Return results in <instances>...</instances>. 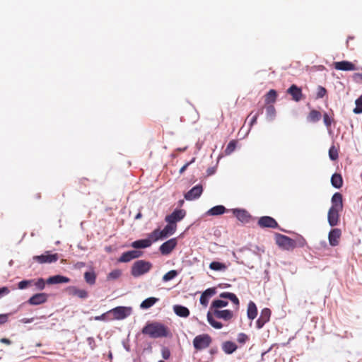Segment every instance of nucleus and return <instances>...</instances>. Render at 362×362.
Returning <instances> with one entry per match:
<instances>
[{
    "mask_svg": "<svg viewBox=\"0 0 362 362\" xmlns=\"http://www.w3.org/2000/svg\"><path fill=\"white\" fill-rule=\"evenodd\" d=\"M141 332L154 339L168 337L171 335L168 327L158 322H148L143 327Z\"/></svg>",
    "mask_w": 362,
    "mask_h": 362,
    "instance_id": "f257e3e1",
    "label": "nucleus"
},
{
    "mask_svg": "<svg viewBox=\"0 0 362 362\" xmlns=\"http://www.w3.org/2000/svg\"><path fill=\"white\" fill-rule=\"evenodd\" d=\"M152 268V264L146 260L134 262L131 269V274L134 277H139L148 273Z\"/></svg>",
    "mask_w": 362,
    "mask_h": 362,
    "instance_id": "f03ea898",
    "label": "nucleus"
},
{
    "mask_svg": "<svg viewBox=\"0 0 362 362\" xmlns=\"http://www.w3.org/2000/svg\"><path fill=\"white\" fill-rule=\"evenodd\" d=\"M212 342V338L208 334L196 336L193 339V346L197 351L208 348Z\"/></svg>",
    "mask_w": 362,
    "mask_h": 362,
    "instance_id": "7ed1b4c3",
    "label": "nucleus"
},
{
    "mask_svg": "<svg viewBox=\"0 0 362 362\" xmlns=\"http://www.w3.org/2000/svg\"><path fill=\"white\" fill-rule=\"evenodd\" d=\"M275 240L279 247L286 250H291L296 247V243L294 240L280 233L276 234Z\"/></svg>",
    "mask_w": 362,
    "mask_h": 362,
    "instance_id": "20e7f679",
    "label": "nucleus"
},
{
    "mask_svg": "<svg viewBox=\"0 0 362 362\" xmlns=\"http://www.w3.org/2000/svg\"><path fill=\"white\" fill-rule=\"evenodd\" d=\"M108 313H110V315H112V317L109 318L110 320H123L131 315L132 308L118 306L109 310Z\"/></svg>",
    "mask_w": 362,
    "mask_h": 362,
    "instance_id": "39448f33",
    "label": "nucleus"
},
{
    "mask_svg": "<svg viewBox=\"0 0 362 362\" xmlns=\"http://www.w3.org/2000/svg\"><path fill=\"white\" fill-rule=\"evenodd\" d=\"M33 259L39 264L53 263L59 259V255L57 253L50 254L49 251H46L41 255L34 256Z\"/></svg>",
    "mask_w": 362,
    "mask_h": 362,
    "instance_id": "423d86ee",
    "label": "nucleus"
},
{
    "mask_svg": "<svg viewBox=\"0 0 362 362\" xmlns=\"http://www.w3.org/2000/svg\"><path fill=\"white\" fill-rule=\"evenodd\" d=\"M177 244V238H171L163 243L159 247V250L163 255H168L172 252Z\"/></svg>",
    "mask_w": 362,
    "mask_h": 362,
    "instance_id": "0eeeda50",
    "label": "nucleus"
},
{
    "mask_svg": "<svg viewBox=\"0 0 362 362\" xmlns=\"http://www.w3.org/2000/svg\"><path fill=\"white\" fill-rule=\"evenodd\" d=\"M185 214L186 212L185 210L175 209L171 214L165 216V221L168 223L176 224L177 222L184 218Z\"/></svg>",
    "mask_w": 362,
    "mask_h": 362,
    "instance_id": "6e6552de",
    "label": "nucleus"
},
{
    "mask_svg": "<svg viewBox=\"0 0 362 362\" xmlns=\"http://www.w3.org/2000/svg\"><path fill=\"white\" fill-rule=\"evenodd\" d=\"M286 93L291 95L292 100L299 102L304 98L301 88L292 84L286 90Z\"/></svg>",
    "mask_w": 362,
    "mask_h": 362,
    "instance_id": "1a4fd4ad",
    "label": "nucleus"
},
{
    "mask_svg": "<svg viewBox=\"0 0 362 362\" xmlns=\"http://www.w3.org/2000/svg\"><path fill=\"white\" fill-rule=\"evenodd\" d=\"M334 67L335 69L341 71H356L361 69V68L357 67L354 64L349 61L334 62Z\"/></svg>",
    "mask_w": 362,
    "mask_h": 362,
    "instance_id": "9d476101",
    "label": "nucleus"
},
{
    "mask_svg": "<svg viewBox=\"0 0 362 362\" xmlns=\"http://www.w3.org/2000/svg\"><path fill=\"white\" fill-rule=\"evenodd\" d=\"M341 230L339 228L332 229L328 235L329 243L331 246L335 247L339 244Z\"/></svg>",
    "mask_w": 362,
    "mask_h": 362,
    "instance_id": "9b49d317",
    "label": "nucleus"
},
{
    "mask_svg": "<svg viewBox=\"0 0 362 362\" xmlns=\"http://www.w3.org/2000/svg\"><path fill=\"white\" fill-rule=\"evenodd\" d=\"M203 192V187L201 185L193 187L189 191L185 194V199L192 201L198 199Z\"/></svg>",
    "mask_w": 362,
    "mask_h": 362,
    "instance_id": "f8f14e48",
    "label": "nucleus"
},
{
    "mask_svg": "<svg viewBox=\"0 0 362 362\" xmlns=\"http://www.w3.org/2000/svg\"><path fill=\"white\" fill-rule=\"evenodd\" d=\"M48 299V295L45 293H36L31 296L28 303L32 305H38L45 303Z\"/></svg>",
    "mask_w": 362,
    "mask_h": 362,
    "instance_id": "ddd939ff",
    "label": "nucleus"
},
{
    "mask_svg": "<svg viewBox=\"0 0 362 362\" xmlns=\"http://www.w3.org/2000/svg\"><path fill=\"white\" fill-rule=\"evenodd\" d=\"M233 215L242 223H249L251 220V216L247 211L245 209H232Z\"/></svg>",
    "mask_w": 362,
    "mask_h": 362,
    "instance_id": "4468645a",
    "label": "nucleus"
},
{
    "mask_svg": "<svg viewBox=\"0 0 362 362\" xmlns=\"http://www.w3.org/2000/svg\"><path fill=\"white\" fill-rule=\"evenodd\" d=\"M142 255V252L138 250H131L125 252L122 254L118 261L119 262H129L132 259L139 258Z\"/></svg>",
    "mask_w": 362,
    "mask_h": 362,
    "instance_id": "2eb2a0df",
    "label": "nucleus"
},
{
    "mask_svg": "<svg viewBox=\"0 0 362 362\" xmlns=\"http://www.w3.org/2000/svg\"><path fill=\"white\" fill-rule=\"evenodd\" d=\"M258 225L261 228H276L278 227V223L276 220L270 216L261 217L258 221Z\"/></svg>",
    "mask_w": 362,
    "mask_h": 362,
    "instance_id": "dca6fc26",
    "label": "nucleus"
},
{
    "mask_svg": "<svg viewBox=\"0 0 362 362\" xmlns=\"http://www.w3.org/2000/svg\"><path fill=\"white\" fill-rule=\"evenodd\" d=\"M271 316V310L269 308H264L260 314L259 317L257 320V327L261 329L263 326L269 321Z\"/></svg>",
    "mask_w": 362,
    "mask_h": 362,
    "instance_id": "f3484780",
    "label": "nucleus"
},
{
    "mask_svg": "<svg viewBox=\"0 0 362 362\" xmlns=\"http://www.w3.org/2000/svg\"><path fill=\"white\" fill-rule=\"evenodd\" d=\"M216 293V288H209L205 290L201 295L199 301L204 307H207L209 299L214 296Z\"/></svg>",
    "mask_w": 362,
    "mask_h": 362,
    "instance_id": "a211bd4d",
    "label": "nucleus"
},
{
    "mask_svg": "<svg viewBox=\"0 0 362 362\" xmlns=\"http://www.w3.org/2000/svg\"><path fill=\"white\" fill-rule=\"evenodd\" d=\"M66 292L69 295L72 296H77L80 298H86L88 296V292L84 289L78 288L76 286H69L66 288Z\"/></svg>",
    "mask_w": 362,
    "mask_h": 362,
    "instance_id": "6ab92c4d",
    "label": "nucleus"
},
{
    "mask_svg": "<svg viewBox=\"0 0 362 362\" xmlns=\"http://www.w3.org/2000/svg\"><path fill=\"white\" fill-rule=\"evenodd\" d=\"M342 210H338L330 208L328 211V222L331 226H335L338 224L339 220V212Z\"/></svg>",
    "mask_w": 362,
    "mask_h": 362,
    "instance_id": "aec40b11",
    "label": "nucleus"
},
{
    "mask_svg": "<svg viewBox=\"0 0 362 362\" xmlns=\"http://www.w3.org/2000/svg\"><path fill=\"white\" fill-rule=\"evenodd\" d=\"M331 202L332 206L330 208L338 210L343 209V197L341 193H334L332 197Z\"/></svg>",
    "mask_w": 362,
    "mask_h": 362,
    "instance_id": "412c9836",
    "label": "nucleus"
},
{
    "mask_svg": "<svg viewBox=\"0 0 362 362\" xmlns=\"http://www.w3.org/2000/svg\"><path fill=\"white\" fill-rule=\"evenodd\" d=\"M214 315L216 317L224 320H230L233 317V313L230 310H214Z\"/></svg>",
    "mask_w": 362,
    "mask_h": 362,
    "instance_id": "4be33fe9",
    "label": "nucleus"
},
{
    "mask_svg": "<svg viewBox=\"0 0 362 362\" xmlns=\"http://www.w3.org/2000/svg\"><path fill=\"white\" fill-rule=\"evenodd\" d=\"M69 281H70V279H69L68 277L64 276H61V275L52 276L47 279V283L48 284L69 283Z\"/></svg>",
    "mask_w": 362,
    "mask_h": 362,
    "instance_id": "5701e85b",
    "label": "nucleus"
},
{
    "mask_svg": "<svg viewBox=\"0 0 362 362\" xmlns=\"http://www.w3.org/2000/svg\"><path fill=\"white\" fill-rule=\"evenodd\" d=\"M151 245V240L149 239H141L134 241L131 246L135 249L146 248Z\"/></svg>",
    "mask_w": 362,
    "mask_h": 362,
    "instance_id": "b1692460",
    "label": "nucleus"
},
{
    "mask_svg": "<svg viewBox=\"0 0 362 362\" xmlns=\"http://www.w3.org/2000/svg\"><path fill=\"white\" fill-rule=\"evenodd\" d=\"M173 310L177 315L182 317H187L189 315V309L182 305H174Z\"/></svg>",
    "mask_w": 362,
    "mask_h": 362,
    "instance_id": "393cba45",
    "label": "nucleus"
},
{
    "mask_svg": "<svg viewBox=\"0 0 362 362\" xmlns=\"http://www.w3.org/2000/svg\"><path fill=\"white\" fill-rule=\"evenodd\" d=\"M237 349L238 346L235 343L230 341H225L222 345L223 351L227 354H233Z\"/></svg>",
    "mask_w": 362,
    "mask_h": 362,
    "instance_id": "a878e982",
    "label": "nucleus"
},
{
    "mask_svg": "<svg viewBox=\"0 0 362 362\" xmlns=\"http://www.w3.org/2000/svg\"><path fill=\"white\" fill-rule=\"evenodd\" d=\"M226 211V209L222 205H217L210 209L206 214L209 216H218L223 214Z\"/></svg>",
    "mask_w": 362,
    "mask_h": 362,
    "instance_id": "bb28decb",
    "label": "nucleus"
},
{
    "mask_svg": "<svg viewBox=\"0 0 362 362\" xmlns=\"http://www.w3.org/2000/svg\"><path fill=\"white\" fill-rule=\"evenodd\" d=\"M247 317L250 320H254L257 315V308L255 303L250 301L247 305Z\"/></svg>",
    "mask_w": 362,
    "mask_h": 362,
    "instance_id": "cd10ccee",
    "label": "nucleus"
},
{
    "mask_svg": "<svg viewBox=\"0 0 362 362\" xmlns=\"http://www.w3.org/2000/svg\"><path fill=\"white\" fill-rule=\"evenodd\" d=\"M331 183L332 186L337 189H339L343 185V179L340 174L334 173L331 177Z\"/></svg>",
    "mask_w": 362,
    "mask_h": 362,
    "instance_id": "c85d7f7f",
    "label": "nucleus"
},
{
    "mask_svg": "<svg viewBox=\"0 0 362 362\" xmlns=\"http://www.w3.org/2000/svg\"><path fill=\"white\" fill-rule=\"evenodd\" d=\"M176 224L168 223L165 226V228L161 230L164 238L174 234L176 230Z\"/></svg>",
    "mask_w": 362,
    "mask_h": 362,
    "instance_id": "c756f323",
    "label": "nucleus"
},
{
    "mask_svg": "<svg viewBox=\"0 0 362 362\" xmlns=\"http://www.w3.org/2000/svg\"><path fill=\"white\" fill-rule=\"evenodd\" d=\"M219 296L222 298L229 299L233 302V304L236 305L237 308H238L240 304L239 299L234 293L230 292H223L221 293Z\"/></svg>",
    "mask_w": 362,
    "mask_h": 362,
    "instance_id": "7c9ffc66",
    "label": "nucleus"
},
{
    "mask_svg": "<svg viewBox=\"0 0 362 362\" xmlns=\"http://www.w3.org/2000/svg\"><path fill=\"white\" fill-rule=\"evenodd\" d=\"M96 276V274L93 270L84 273V279L86 282L90 286L95 284Z\"/></svg>",
    "mask_w": 362,
    "mask_h": 362,
    "instance_id": "2f4dec72",
    "label": "nucleus"
},
{
    "mask_svg": "<svg viewBox=\"0 0 362 362\" xmlns=\"http://www.w3.org/2000/svg\"><path fill=\"white\" fill-rule=\"evenodd\" d=\"M321 117H322V115H321L320 112H319L318 110H312L309 112V114L307 117V119H308V121H309L310 122H317L321 119Z\"/></svg>",
    "mask_w": 362,
    "mask_h": 362,
    "instance_id": "473e14b6",
    "label": "nucleus"
},
{
    "mask_svg": "<svg viewBox=\"0 0 362 362\" xmlns=\"http://www.w3.org/2000/svg\"><path fill=\"white\" fill-rule=\"evenodd\" d=\"M207 320L209 323L215 329H221L223 327V324L214 320L213 314L210 310L207 313Z\"/></svg>",
    "mask_w": 362,
    "mask_h": 362,
    "instance_id": "72a5a7b5",
    "label": "nucleus"
},
{
    "mask_svg": "<svg viewBox=\"0 0 362 362\" xmlns=\"http://www.w3.org/2000/svg\"><path fill=\"white\" fill-rule=\"evenodd\" d=\"M158 300V299L154 297L148 298L141 303L140 307L143 309H148L153 306Z\"/></svg>",
    "mask_w": 362,
    "mask_h": 362,
    "instance_id": "f704fd0d",
    "label": "nucleus"
},
{
    "mask_svg": "<svg viewBox=\"0 0 362 362\" xmlns=\"http://www.w3.org/2000/svg\"><path fill=\"white\" fill-rule=\"evenodd\" d=\"M163 238H164V237L163 236L162 231L160 230V229L157 228V229H155L150 234H148V239L151 240V243H152V242H156L159 239H163Z\"/></svg>",
    "mask_w": 362,
    "mask_h": 362,
    "instance_id": "c9c22d12",
    "label": "nucleus"
},
{
    "mask_svg": "<svg viewBox=\"0 0 362 362\" xmlns=\"http://www.w3.org/2000/svg\"><path fill=\"white\" fill-rule=\"evenodd\" d=\"M277 93L275 90H270L265 95V102L267 104L273 103L276 101Z\"/></svg>",
    "mask_w": 362,
    "mask_h": 362,
    "instance_id": "e433bc0d",
    "label": "nucleus"
},
{
    "mask_svg": "<svg viewBox=\"0 0 362 362\" xmlns=\"http://www.w3.org/2000/svg\"><path fill=\"white\" fill-rule=\"evenodd\" d=\"M228 304V301L223 300H215L212 302L210 310H218V308L226 307Z\"/></svg>",
    "mask_w": 362,
    "mask_h": 362,
    "instance_id": "4c0bfd02",
    "label": "nucleus"
},
{
    "mask_svg": "<svg viewBox=\"0 0 362 362\" xmlns=\"http://www.w3.org/2000/svg\"><path fill=\"white\" fill-rule=\"evenodd\" d=\"M209 268L214 271H221L225 270L226 269V266L223 263L214 261L210 263Z\"/></svg>",
    "mask_w": 362,
    "mask_h": 362,
    "instance_id": "58836bf2",
    "label": "nucleus"
},
{
    "mask_svg": "<svg viewBox=\"0 0 362 362\" xmlns=\"http://www.w3.org/2000/svg\"><path fill=\"white\" fill-rule=\"evenodd\" d=\"M252 113H253V112H251L250 114L247 117V119L250 117V127L253 126L257 122V119L258 118V116L263 113V107L259 109L257 111V112H256L254 115L252 116Z\"/></svg>",
    "mask_w": 362,
    "mask_h": 362,
    "instance_id": "ea45409f",
    "label": "nucleus"
},
{
    "mask_svg": "<svg viewBox=\"0 0 362 362\" xmlns=\"http://www.w3.org/2000/svg\"><path fill=\"white\" fill-rule=\"evenodd\" d=\"M177 276V272L176 270H170L163 276V281L165 282L169 281Z\"/></svg>",
    "mask_w": 362,
    "mask_h": 362,
    "instance_id": "a19ab883",
    "label": "nucleus"
},
{
    "mask_svg": "<svg viewBox=\"0 0 362 362\" xmlns=\"http://www.w3.org/2000/svg\"><path fill=\"white\" fill-rule=\"evenodd\" d=\"M237 141L235 140H231L227 145L225 149L226 155L231 154L236 148Z\"/></svg>",
    "mask_w": 362,
    "mask_h": 362,
    "instance_id": "79ce46f5",
    "label": "nucleus"
},
{
    "mask_svg": "<svg viewBox=\"0 0 362 362\" xmlns=\"http://www.w3.org/2000/svg\"><path fill=\"white\" fill-rule=\"evenodd\" d=\"M267 116L269 119L272 120L275 117L276 115V109L275 107L270 105L266 107Z\"/></svg>",
    "mask_w": 362,
    "mask_h": 362,
    "instance_id": "37998d69",
    "label": "nucleus"
},
{
    "mask_svg": "<svg viewBox=\"0 0 362 362\" xmlns=\"http://www.w3.org/2000/svg\"><path fill=\"white\" fill-rule=\"evenodd\" d=\"M356 107L354 109V112L355 114L362 113V95L358 98L356 101Z\"/></svg>",
    "mask_w": 362,
    "mask_h": 362,
    "instance_id": "c03bdc74",
    "label": "nucleus"
},
{
    "mask_svg": "<svg viewBox=\"0 0 362 362\" xmlns=\"http://www.w3.org/2000/svg\"><path fill=\"white\" fill-rule=\"evenodd\" d=\"M329 156L332 160H336L339 157L338 149L334 146H332L329 150Z\"/></svg>",
    "mask_w": 362,
    "mask_h": 362,
    "instance_id": "a18cd8bd",
    "label": "nucleus"
},
{
    "mask_svg": "<svg viewBox=\"0 0 362 362\" xmlns=\"http://www.w3.org/2000/svg\"><path fill=\"white\" fill-rule=\"evenodd\" d=\"M33 282H34V279L23 280L18 283V287L19 289H25L29 286H33Z\"/></svg>",
    "mask_w": 362,
    "mask_h": 362,
    "instance_id": "49530a36",
    "label": "nucleus"
},
{
    "mask_svg": "<svg viewBox=\"0 0 362 362\" xmlns=\"http://www.w3.org/2000/svg\"><path fill=\"white\" fill-rule=\"evenodd\" d=\"M33 285L35 286L37 290L41 291V290H43L45 287V281L42 278H40L37 280L34 279V282H33Z\"/></svg>",
    "mask_w": 362,
    "mask_h": 362,
    "instance_id": "de8ad7c7",
    "label": "nucleus"
},
{
    "mask_svg": "<svg viewBox=\"0 0 362 362\" xmlns=\"http://www.w3.org/2000/svg\"><path fill=\"white\" fill-rule=\"evenodd\" d=\"M122 275V271L120 269H115L109 273L107 276L108 279H117Z\"/></svg>",
    "mask_w": 362,
    "mask_h": 362,
    "instance_id": "09e8293b",
    "label": "nucleus"
},
{
    "mask_svg": "<svg viewBox=\"0 0 362 362\" xmlns=\"http://www.w3.org/2000/svg\"><path fill=\"white\" fill-rule=\"evenodd\" d=\"M249 340L248 336L245 333H240L238 335L237 341L240 344H245Z\"/></svg>",
    "mask_w": 362,
    "mask_h": 362,
    "instance_id": "8fccbe9b",
    "label": "nucleus"
},
{
    "mask_svg": "<svg viewBox=\"0 0 362 362\" xmlns=\"http://www.w3.org/2000/svg\"><path fill=\"white\" fill-rule=\"evenodd\" d=\"M110 317V313H108V311L105 313L102 314L99 316L94 317L95 320H101V321H106L110 320L109 318Z\"/></svg>",
    "mask_w": 362,
    "mask_h": 362,
    "instance_id": "3c124183",
    "label": "nucleus"
},
{
    "mask_svg": "<svg viewBox=\"0 0 362 362\" xmlns=\"http://www.w3.org/2000/svg\"><path fill=\"white\" fill-rule=\"evenodd\" d=\"M327 94V90L322 86H318L317 91V98H322Z\"/></svg>",
    "mask_w": 362,
    "mask_h": 362,
    "instance_id": "603ef678",
    "label": "nucleus"
},
{
    "mask_svg": "<svg viewBox=\"0 0 362 362\" xmlns=\"http://www.w3.org/2000/svg\"><path fill=\"white\" fill-rule=\"evenodd\" d=\"M162 357L168 360L170 357V351L168 347H163L161 349Z\"/></svg>",
    "mask_w": 362,
    "mask_h": 362,
    "instance_id": "864d4df0",
    "label": "nucleus"
},
{
    "mask_svg": "<svg viewBox=\"0 0 362 362\" xmlns=\"http://www.w3.org/2000/svg\"><path fill=\"white\" fill-rule=\"evenodd\" d=\"M323 120L327 127H329L331 126L332 119L329 117L327 113L324 114Z\"/></svg>",
    "mask_w": 362,
    "mask_h": 362,
    "instance_id": "5fc2aeb1",
    "label": "nucleus"
},
{
    "mask_svg": "<svg viewBox=\"0 0 362 362\" xmlns=\"http://www.w3.org/2000/svg\"><path fill=\"white\" fill-rule=\"evenodd\" d=\"M87 341L91 350H94L96 348V344L93 337H88Z\"/></svg>",
    "mask_w": 362,
    "mask_h": 362,
    "instance_id": "6e6d98bb",
    "label": "nucleus"
},
{
    "mask_svg": "<svg viewBox=\"0 0 362 362\" xmlns=\"http://www.w3.org/2000/svg\"><path fill=\"white\" fill-rule=\"evenodd\" d=\"M9 314H0V325H4L8 320Z\"/></svg>",
    "mask_w": 362,
    "mask_h": 362,
    "instance_id": "4d7b16f0",
    "label": "nucleus"
},
{
    "mask_svg": "<svg viewBox=\"0 0 362 362\" xmlns=\"http://www.w3.org/2000/svg\"><path fill=\"white\" fill-rule=\"evenodd\" d=\"M194 158H193L192 160V161L189 162V163H187L185 165H184L180 169V171L179 173L180 174H182L185 170L187 168V167L190 165V163H192V162H194Z\"/></svg>",
    "mask_w": 362,
    "mask_h": 362,
    "instance_id": "13d9d810",
    "label": "nucleus"
},
{
    "mask_svg": "<svg viewBox=\"0 0 362 362\" xmlns=\"http://www.w3.org/2000/svg\"><path fill=\"white\" fill-rule=\"evenodd\" d=\"M9 293V289L7 287H2L0 288V298Z\"/></svg>",
    "mask_w": 362,
    "mask_h": 362,
    "instance_id": "bf43d9fd",
    "label": "nucleus"
},
{
    "mask_svg": "<svg viewBox=\"0 0 362 362\" xmlns=\"http://www.w3.org/2000/svg\"><path fill=\"white\" fill-rule=\"evenodd\" d=\"M0 342L7 345H10L11 344V341L7 338H1L0 339Z\"/></svg>",
    "mask_w": 362,
    "mask_h": 362,
    "instance_id": "052dcab7",
    "label": "nucleus"
},
{
    "mask_svg": "<svg viewBox=\"0 0 362 362\" xmlns=\"http://www.w3.org/2000/svg\"><path fill=\"white\" fill-rule=\"evenodd\" d=\"M33 321V318H23L21 320V322L24 324L30 323Z\"/></svg>",
    "mask_w": 362,
    "mask_h": 362,
    "instance_id": "680f3d73",
    "label": "nucleus"
},
{
    "mask_svg": "<svg viewBox=\"0 0 362 362\" xmlns=\"http://www.w3.org/2000/svg\"><path fill=\"white\" fill-rule=\"evenodd\" d=\"M214 173V169L211 168L207 170V174L208 175H211Z\"/></svg>",
    "mask_w": 362,
    "mask_h": 362,
    "instance_id": "e2e57ef3",
    "label": "nucleus"
},
{
    "mask_svg": "<svg viewBox=\"0 0 362 362\" xmlns=\"http://www.w3.org/2000/svg\"><path fill=\"white\" fill-rule=\"evenodd\" d=\"M141 217H142V214H141V212H139V213L136 215V216H135V219H136V220H137V219H140V218H141Z\"/></svg>",
    "mask_w": 362,
    "mask_h": 362,
    "instance_id": "0e129e2a",
    "label": "nucleus"
},
{
    "mask_svg": "<svg viewBox=\"0 0 362 362\" xmlns=\"http://www.w3.org/2000/svg\"><path fill=\"white\" fill-rule=\"evenodd\" d=\"M78 264L80 266V267H83L85 265V264L83 262H79L78 263Z\"/></svg>",
    "mask_w": 362,
    "mask_h": 362,
    "instance_id": "69168bd1",
    "label": "nucleus"
},
{
    "mask_svg": "<svg viewBox=\"0 0 362 362\" xmlns=\"http://www.w3.org/2000/svg\"><path fill=\"white\" fill-rule=\"evenodd\" d=\"M216 351V350H214V349H211V354H214Z\"/></svg>",
    "mask_w": 362,
    "mask_h": 362,
    "instance_id": "338daca9",
    "label": "nucleus"
},
{
    "mask_svg": "<svg viewBox=\"0 0 362 362\" xmlns=\"http://www.w3.org/2000/svg\"><path fill=\"white\" fill-rule=\"evenodd\" d=\"M356 75L360 76L362 78V74H356Z\"/></svg>",
    "mask_w": 362,
    "mask_h": 362,
    "instance_id": "774afa93",
    "label": "nucleus"
}]
</instances>
